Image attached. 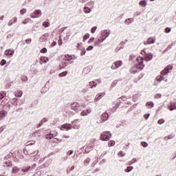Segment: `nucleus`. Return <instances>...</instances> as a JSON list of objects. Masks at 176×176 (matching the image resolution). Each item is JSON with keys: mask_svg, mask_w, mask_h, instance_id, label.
<instances>
[{"mask_svg": "<svg viewBox=\"0 0 176 176\" xmlns=\"http://www.w3.org/2000/svg\"><path fill=\"white\" fill-rule=\"evenodd\" d=\"M21 80H23V82H27V80H28V77H27L25 75H23L21 76Z\"/></svg>", "mask_w": 176, "mask_h": 176, "instance_id": "72a5a7b5", "label": "nucleus"}, {"mask_svg": "<svg viewBox=\"0 0 176 176\" xmlns=\"http://www.w3.org/2000/svg\"><path fill=\"white\" fill-rule=\"evenodd\" d=\"M50 25V23L47 21H44L43 23V26L45 27V28H47V27H49Z\"/></svg>", "mask_w": 176, "mask_h": 176, "instance_id": "7c9ffc66", "label": "nucleus"}, {"mask_svg": "<svg viewBox=\"0 0 176 176\" xmlns=\"http://www.w3.org/2000/svg\"><path fill=\"white\" fill-rule=\"evenodd\" d=\"M133 20V18H129L128 19H126L125 23L126 24H130Z\"/></svg>", "mask_w": 176, "mask_h": 176, "instance_id": "f704fd0d", "label": "nucleus"}, {"mask_svg": "<svg viewBox=\"0 0 176 176\" xmlns=\"http://www.w3.org/2000/svg\"><path fill=\"white\" fill-rule=\"evenodd\" d=\"M85 54H86V51H82L81 56H85Z\"/></svg>", "mask_w": 176, "mask_h": 176, "instance_id": "338daca9", "label": "nucleus"}, {"mask_svg": "<svg viewBox=\"0 0 176 176\" xmlns=\"http://www.w3.org/2000/svg\"><path fill=\"white\" fill-rule=\"evenodd\" d=\"M6 64V60L5 59H2L1 63H0V65L3 66Z\"/></svg>", "mask_w": 176, "mask_h": 176, "instance_id": "79ce46f5", "label": "nucleus"}, {"mask_svg": "<svg viewBox=\"0 0 176 176\" xmlns=\"http://www.w3.org/2000/svg\"><path fill=\"white\" fill-rule=\"evenodd\" d=\"M93 148H94V144L88 145L87 146V148H85V151H87V149H93Z\"/></svg>", "mask_w": 176, "mask_h": 176, "instance_id": "ea45409f", "label": "nucleus"}, {"mask_svg": "<svg viewBox=\"0 0 176 176\" xmlns=\"http://www.w3.org/2000/svg\"><path fill=\"white\" fill-rule=\"evenodd\" d=\"M61 58L65 60V61H71L74 57H72V55L69 54H65V55H62Z\"/></svg>", "mask_w": 176, "mask_h": 176, "instance_id": "9d476101", "label": "nucleus"}, {"mask_svg": "<svg viewBox=\"0 0 176 176\" xmlns=\"http://www.w3.org/2000/svg\"><path fill=\"white\" fill-rule=\"evenodd\" d=\"M171 138H174V135H169L168 136V140H171Z\"/></svg>", "mask_w": 176, "mask_h": 176, "instance_id": "bf43d9fd", "label": "nucleus"}, {"mask_svg": "<svg viewBox=\"0 0 176 176\" xmlns=\"http://www.w3.org/2000/svg\"><path fill=\"white\" fill-rule=\"evenodd\" d=\"M5 116H6L5 111H0V120H2V119H5Z\"/></svg>", "mask_w": 176, "mask_h": 176, "instance_id": "412c9836", "label": "nucleus"}, {"mask_svg": "<svg viewBox=\"0 0 176 176\" xmlns=\"http://www.w3.org/2000/svg\"><path fill=\"white\" fill-rule=\"evenodd\" d=\"M119 156H121V157H122V156H124V152L123 151H120L118 153Z\"/></svg>", "mask_w": 176, "mask_h": 176, "instance_id": "603ef678", "label": "nucleus"}, {"mask_svg": "<svg viewBox=\"0 0 176 176\" xmlns=\"http://www.w3.org/2000/svg\"><path fill=\"white\" fill-rule=\"evenodd\" d=\"M155 104L153 102H147L146 103V107H147L148 108H153Z\"/></svg>", "mask_w": 176, "mask_h": 176, "instance_id": "f3484780", "label": "nucleus"}, {"mask_svg": "<svg viewBox=\"0 0 176 176\" xmlns=\"http://www.w3.org/2000/svg\"><path fill=\"white\" fill-rule=\"evenodd\" d=\"M155 98H162V94H157L155 96Z\"/></svg>", "mask_w": 176, "mask_h": 176, "instance_id": "3c124183", "label": "nucleus"}, {"mask_svg": "<svg viewBox=\"0 0 176 176\" xmlns=\"http://www.w3.org/2000/svg\"><path fill=\"white\" fill-rule=\"evenodd\" d=\"M14 54V51L12 50H6L5 51V55L8 57H10L11 56H13Z\"/></svg>", "mask_w": 176, "mask_h": 176, "instance_id": "9b49d317", "label": "nucleus"}, {"mask_svg": "<svg viewBox=\"0 0 176 176\" xmlns=\"http://www.w3.org/2000/svg\"><path fill=\"white\" fill-rule=\"evenodd\" d=\"M58 45L59 46H61L63 45V38H61V36L59 37V39L58 41Z\"/></svg>", "mask_w": 176, "mask_h": 176, "instance_id": "e433bc0d", "label": "nucleus"}, {"mask_svg": "<svg viewBox=\"0 0 176 176\" xmlns=\"http://www.w3.org/2000/svg\"><path fill=\"white\" fill-rule=\"evenodd\" d=\"M165 32H166V34H168V32H171V28H166L165 29Z\"/></svg>", "mask_w": 176, "mask_h": 176, "instance_id": "8fccbe9b", "label": "nucleus"}, {"mask_svg": "<svg viewBox=\"0 0 176 176\" xmlns=\"http://www.w3.org/2000/svg\"><path fill=\"white\" fill-rule=\"evenodd\" d=\"M87 111H82L80 113L81 116H87V113H86Z\"/></svg>", "mask_w": 176, "mask_h": 176, "instance_id": "09e8293b", "label": "nucleus"}, {"mask_svg": "<svg viewBox=\"0 0 176 176\" xmlns=\"http://www.w3.org/2000/svg\"><path fill=\"white\" fill-rule=\"evenodd\" d=\"M139 5L142 8H145L146 6V2L145 1H140Z\"/></svg>", "mask_w": 176, "mask_h": 176, "instance_id": "a878e982", "label": "nucleus"}, {"mask_svg": "<svg viewBox=\"0 0 176 176\" xmlns=\"http://www.w3.org/2000/svg\"><path fill=\"white\" fill-rule=\"evenodd\" d=\"M94 47L92 45L88 46L87 50L89 52V50H93Z\"/></svg>", "mask_w": 176, "mask_h": 176, "instance_id": "864d4df0", "label": "nucleus"}, {"mask_svg": "<svg viewBox=\"0 0 176 176\" xmlns=\"http://www.w3.org/2000/svg\"><path fill=\"white\" fill-rule=\"evenodd\" d=\"M115 145V141L114 140H110L108 142V146H114Z\"/></svg>", "mask_w": 176, "mask_h": 176, "instance_id": "c756f323", "label": "nucleus"}, {"mask_svg": "<svg viewBox=\"0 0 176 176\" xmlns=\"http://www.w3.org/2000/svg\"><path fill=\"white\" fill-rule=\"evenodd\" d=\"M109 34H111V31L109 30H103L101 32V36L94 42L95 45H100V43H102L104 39H107L109 36Z\"/></svg>", "mask_w": 176, "mask_h": 176, "instance_id": "f03ea898", "label": "nucleus"}, {"mask_svg": "<svg viewBox=\"0 0 176 176\" xmlns=\"http://www.w3.org/2000/svg\"><path fill=\"white\" fill-rule=\"evenodd\" d=\"M118 85V80H116L112 82V86H116Z\"/></svg>", "mask_w": 176, "mask_h": 176, "instance_id": "6e6d98bb", "label": "nucleus"}, {"mask_svg": "<svg viewBox=\"0 0 176 176\" xmlns=\"http://www.w3.org/2000/svg\"><path fill=\"white\" fill-rule=\"evenodd\" d=\"M156 42V38L155 37H149L146 41H144V45H152Z\"/></svg>", "mask_w": 176, "mask_h": 176, "instance_id": "1a4fd4ad", "label": "nucleus"}, {"mask_svg": "<svg viewBox=\"0 0 176 176\" xmlns=\"http://www.w3.org/2000/svg\"><path fill=\"white\" fill-rule=\"evenodd\" d=\"M23 96V91H17L15 93V97H21Z\"/></svg>", "mask_w": 176, "mask_h": 176, "instance_id": "5701e85b", "label": "nucleus"}, {"mask_svg": "<svg viewBox=\"0 0 176 176\" xmlns=\"http://www.w3.org/2000/svg\"><path fill=\"white\" fill-rule=\"evenodd\" d=\"M4 97H6V93L4 91L0 92V100H2Z\"/></svg>", "mask_w": 176, "mask_h": 176, "instance_id": "c85d7f7f", "label": "nucleus"}, {"mask_svg": "<svg viewBox=\"0 0 176 176\" xmlns=\"http://www.w3.org/2000/svg\"><path fill=\"white\" fill-rule=\"evenodd\" d=\"M155 79L157 82H162V80H163V79H164V77H163V76H158L156 77Z\"/></svg>", "mask_w": 176, "mask_h": 176, "instance_id": "cd10ccee", "label": "nucleus"}, {"mask_svg": "<svg viewBox=\"0 0 176 176\" xmlns=\"http://www.w3.org/2000/svg\"><path fill=\"white\" fill-rule=\"evenodd\" d=\"M39 153V151L38 150H32V148H29L28 150V154L30 157H34V156H36Z\"/></svg>", "mask_w": 176, "mask_h": 176, "instance_id": "6e6552de", "label": "nucleus"}, {"mask_svg": "<svg viewBox=\"0 0 176 176\" xmlns=\"http://www.w3.org/2000/svg\"><path fill=\"white\" fill-rule=\"evenodd\" d=\"M91 42H94V37H91V38L88 41V43H91Z\"/></svg>", "mask_w": 176, "mask_h": 176, "instance_id": "5fc2aeb1", "label": "nucleus"}, {"mask_svg": "<svg viewBox=\"0 0 176 176\" xmlns=\"http://www.w3.org/2000/svg\"><path fill=\"white\" fill-rule=\"evenodd\" d=\"M131 170H133V166H129V167L126 168L125 171H126V173H130V171H131Z\"/></svg>", "mask_w": 176, "mask_h": 176, "instance_id": "a19ab883", "label": "nucleus"}, {"mask_svg": "<svg viewBox=\"0 0 176 176\" xmlns=\"http://www.w3.org/2000/svg\"><path fill=\"white\" fill-rule=\"evenodd\" d=\"M54 137V135L53 133H50L45 135L46 140H52Z\"/></svg>", "mask_w": 176, "mask_h": 176, "instance_id": "4be33fe9", "label": "nucleus"}, {"mask_svg": "<svg viewBox=\"0 0 176 176\" xmlns=\"http://www.w3.org/2000/svg\"><path fill=\"white\" fill-rule=\"evenodd\" d=\"M85 163L89 164L90 163V159H87L85 160Z\"/></svg>", "mask_w": 176, "mask_h": 176, "instance_id": "0e129e2a", "label": "nucleus"}, {"mask_svg": "<svg viewBox=\"0 0 176 176\" xmlns=\"http://www.w3.org/2000/svg\"><path fill=\"white\" fill-rule=\"evenodd\" d=\"M109 118V115L108 113H103L101 116V120L103 122H105V120H108V118Z\"/></svg>", "mask_w": 176, "mask_h": 176, "instance_id": "4468645a", "label": "nucleus"}, {"mask_svg": "<svg viewBox=\"0 0 176 176\" xmlns=\"http://www.w3.org/2000/svg\"><path fill=\"white\" fill-rule=\"evenodd\" d=\"M111 135L109 132H103L100 135V140L102 141H109Z\"/></svg>", "mask_w": 176, "mask_h": 176, "instance_id": "7ed1b4c3", "label": "nucleus"}, {"mask_svg": "<svg viewBox=\"0 0 176 176\" xmlns=\"http://www.w3.org/2000/svg\"><path fill=\"white\" fill-rule=\"evenodd\" d=\"M164 122H165L164 119L161 118L157 121V123H158V124H163V123H164Z\"/></svg>", "mask_w": 176, "mask_h": 176, "instance_id": "58836bf2", "label": "nucleus"}, {"mask_svg": "<svg viewBox=\"0 0 176 176\" xmlns=\"http://www.w3.org/2000/svg\"><path fill=\"white\" fill-rule=\"evenodd\" d=\"M122 64L123 62L122 60H118L112 64L111 68V69H117V68L122 67Z\"/></svg>", "mask_w": 176, "mask_h": 176, "instance_id": "0eeeda50", "label": "nucleus"}, {"mask_svg": "<svg viewBox=\"0 0 176 176\" xmlns=\"http://www.w3.org/2000/svg\"><path fill=\"white\" fill-rule=\"evenodd\" d=\"M86 112H87V113H91V110L87 109Z\"/></svg>", "mask_w": 176, "mask_h": 176, "instance_id": "774afa93", "label": "nucleus"}, {"mask_svg": "<svg viewBox=\"0 0 176 176\" xmlns=\"http://www.w3.org/2000/svg\"><path fill=\"white\" fill-rule=\"evenodd\" d=\"M96 30H97V27L95 26V27H93L91 30V34H94V32H96Z\"/></svg>", "mask_w": 176, "mask_h": 176, "instance_id": "49530a36", "label": "nucleus"}, {"mask_svg": "<svg viewBox=\"0 0 176 176\" xmlns=\"http://www.w3.org/2000/svg\"><path fill=\"white\" fill-rule=\"evenodd\" d=\"M30 21H31V19H30V18H26V19H25L22 21V23H23V24H27V23H29Z\"/></svg>", "mask_w": 176, "mask_h": 176, "instance_id": "473e14b6", "label": "nucleus"}, {"mask_svg": "<svg viewBox=\"0 0 176 176\" xmlns=\"http://www.w3.org/2000/svg\"><path fill=\"white\" fill-rule=\"evenodd\" d=\"M5 164L7 166V167H12V162L10 161L6 162Z\"/></svg>", "mask_w": 176, "mask_h": 176, "instance_id": "4c0bfd02", "label": "nucleus"}, {"mask_svg": "<svg viewBox=\"0 0 176 176\" xmlns=\"http://www.w3.org/2000/svg\"><path fill=\"white\" fill-rule=\"evenodd\" d=\"M25 42H26V43H30V42H31V38L26 39V40H25Z\"/></svg>", "mask_w": 176, "mask_h": 176, "instance_id": "e2e57ef3", "label": "nucleus"}, {"mask_svg": "<svg viewBox=\"0 0 176 176\" xmlns=\"http://www.w3.org/2000/svg\"><path fill=\"white\" fill-rule=\"evenodd\" d=\"M53 142L55 144H58V142H63V140L55 138L53 140Z\"/></svg>", "mask_w": 176, "mask_h": 176, "instance_id": "2f4dec72", "label": "nucleus"}, {"mask_svg": "<svg viewBox=\"0 0 176 176\" xmlns=\"http://www.w3.org/2000/svg\"><path fill=\"white\" fill-rule=\"evenodd\" d=\"M63 129H65L66 130H71V124H65L61 126L60 130H63Z\"/></svg>", "mask_w": 176, "mask_h": 176, "instance_id": "2eb2a0df", "label": "nucleus"}, {"mask_svg": "<svg viewBox=\"0 0 176 176\" xmlns=\"http://www.w3.org/2000/svg\"><path fill=\"white\" fill-rule=\"evenodd\" d=\"M173 69V65H168L165 67L164 69L161 72V75L166 76Z\"/></svg>", "mask_w": 176, "mask_h": 176, "instance_id": "39448f33", "label": "nucleus"}, {"mask_svg": "<svg viewBox=\"0 0 176 176\" xmlns=\"http://www.w3.org/2000/svg\"><path fill=\"white\" fill-rule=\"evenodd\" d=\"M17 21V17L14 16L12 20L10 21L8 23V25H12L13 23H16Z\"/></svg>", "mask_w": 176, "mask_h": 176, "instance_id": "aec40b11", "label": "nucleus"}, {"mask_svg": "<svg viewBox=\"0 0 176 176\" xmlns=\"http://www.w3.org/2000/svg\"><path fill=\"white\" fill-rule=\"evenodd\" d=\"M56 45H57V43L56 41H54L52 44H51V47H53L54 46H56Z\"/></svg>", "mask_w": 176, "mask_h": 176, "instance_id": "13d9d810", "label": "nucleus"}, {"mask_svg": "<svg viewBox=\"0 0 176 176\" xmlns=\"http://www.w3.org/2000/svg\"><path fill=\"white\" fill-rule=\"evenodd\" d=\"M168 109H169V111H174L176 109V103L171 102L170 105L168 106Z\"/></svg>", "mask_w": 176, "mask_h": 176, "instance_id": "ddd939ff", "label": "nucleus"}, {"mask_svg": "<svg viewBox=\"0 0 176 176\" xmlns=\"http://www.w3.org/2000/svg\"><path fill=\"white\" fill-rule=\"evenodd\" d=\"M89 86L91 87V89H93V87H96V86H97V82L92 81V82H89Z\"/></svg>", "mask_w": 176, "mask_h": 176, "instance_id": "b1692460", "label": "nucleus"}, {"mask_svg": "<svg viewBox=\"0 0 176 176\" xmlns=\"http://www.w3.org/2000/svg\"><path fill=\"white\" fill-rule=\"evenodd\" d=\"M151 116V114L148 113V114H145L144 116V119H146V120L148 119V118H149V116Z\"/></svg>", "mask_w": 176, "mask_h": 176, "instance_id": "4d7b16f0", "label": "nucleus"}, {"mask_svg": "<svg viewBox=\"0 0 176 176\" xmlns=\"http://www.w3.org/2000/svg\"><path fill=\"white\" fill-rule=\"evenodd\" d=\"M141 144L143 148H146V146H148V143L145 142H142Z\"/></svg>", "mask_w": 176, "mask_h": 176, "instance_id": "a18cd8bd", "label": "nucleus"}, {"mask_svg": "<svg viewBox=\"0 0 176 176\" xmlns=\"http://www.w3.org/2000/svg\"><path fill=\"white\" fill-rule=\"evenodd\" d=\"M72 109L75 111V112H80V111H82V107L80 104H79V103L75 102L72 104Z\"/></svg>", "mask_w": 176, "mask_h": 176, "instance_id": "20e7f679", "label": "nucleus"}, {"mask_svg": "<svg viewBox=\"0 0 176 176\" xmlns=\"http://www.w3.org/2000/svg\"><path fill=\"white\" fill-rule=\"evenodd\" d=\"M89 38H90V34L89 33L85 34V36H83L82 42H86V41H87V39H89Z\"/></svg>", "mask_w": 176, "mask_h": 176, "instance_id": "6ab92c4d", "label": "nucleus"}, {"mask_svg": "<svg viewBox=\"0 0 176 176\" xmlns=\"http://www.w3.org/2000/svg\"><path fill=\"white\" fill-rule=\"evenodd\" d=\"M72 153H74V151H72L71 150L67 152V155H69V156H71V155H72Z\"/></svg>", "mask_w": 176, "mask_h": 176, "instance_id": "052dcab7", "label": "nucleus"}, {"mask_svg": "<svg viewBox=\"0 0 176 176\" xmlns=\"http://www.w3.org/2000/svg\"><path fill=\"white\" fill-rule=\"evenodd\" d=\"M75 168V166H73L70 168L69 170H67V173H69V171H72Z\"/></svg>", "mask_w": 176, "mask_h": 176, "instance_id": "680f3d73", "label": "nucleus"}, {"mask_svg": "<svg viewBox=\"0 0 176 176\" xmlns=\"http://www.w3.org/2000/svg\"><path fill=\"white\" fill-rule=\"evenodd\" d=\"M47 61H49V58L45 57V56H41L40 58V64H45L46 63H47Z\"/></svg>", "mask_w": 176, "mask_h": 176, "instance_id": "f8f14e48", "label": "nucleus"}, {"mask_svg": "<svg viewBox=\"0 0 176 176\" xmlns=\"http://www.w3.org/2000/svg\"><path fill=\"white\" fill-rule=\"evenodd\" d=\"M84 12H85V13H90V12H91V9H90V8H89V7H87V6H85V8H84Z\"/></svg>", "mask_w": 176, "mask_h": 176, "instance_id": "bb28decb", "label": "nucleus"}, {"mask_svg": "<svg viewBox=\"0 0 176 176\" xmlns=\"http://www.w3.org/2000/svg\"><path fill=\"white\" fill-rule=\"evenodd\" d=\"M68 74V72L65 71V72H63L62 73H60L58 74V76L60 78H63V76H67V74Z\"/></svg>", "mask_w": 176, "mask_h": 176, "instance_id": "393cba45", "label": "nucleus"}, {"mask_svg": "<svg viewBox=\"0 0 176 176\" xmlns=\"http://www.w3.org/2000/svg\"><path fill=\"white\" fill-rule=\"evenodd\" d=\"M153 58V55L151 53L145 54L144 57L142 58L141 56H138L136 58L137 63L135 64L136 68L142 71V69L145 67V65L144 64V60L145 61H151Z\"/></svg>", "mask_w": 176, "mask_h": 176, "instance_id": "f257e3e1", "label": "nucleus"}, {"mask_svg": "<svg viewBox=\"0 0 176 176\" xmlns=\"http://www.w3.org/2000/svg\"><path fill=\"white\" fill-rule=\"evenodd\" d=\"M43 124V120H41V121L40 122V123L38 124V127H41Z\"/></svg>", "mask_w": 176, "mask_h": 176, "instance_id": "69168bd1", "label": "nucleus"}, {"mask_svg": "<svg viewBox=\"0 0 176 176\" xmlns=\"http://www.w3.org/2000/svg\"><path fill=\"white\" fill-rule=\"evenodd\" d=\"M19 171H20V168H19L17 166H14L12 168V173L13 174H17V173H19Z\"/></svg>", "mask_w": 176, "mask_h": 176, "instance_id": "a211bd4d", "label": "nucleus"}, {"mask_svg": "<svg viewBox=\"0 0 176 176\" xmlns=\"http://www.w3.org/2000/svg\"><path fill=\"white\" fill-rule=\"evenodd\" d=\"M40 52H41V53H43V54L47 53V49H46V48L44 47V48H43V49L41 50Z\"/></svg>", "mask_w": 176, "mask_h": 176, "instance_id": "37998d69", "label": "nucleus"}, {"mask_svg": "<svg viewBox=\"0 0 176 176\" xmlns=\"http://www.w3.org/2000/svg\"><path fill=\"white\" fill-rule=\"evenodd\" d=\"M41 16H42V12L40 10H36L30 14L32 19H37L38 17H41Z\"/></svg>", "mask_w": 176, "mask_h": 176, "instance_id": "423d86ee", "label": "nucleus"}, {"mask_svg": "<svg viewBox=\"0 0 176 176\" xmlns=\"http://www.w3.org/2000/svg\"><path fill=\"white\" fill-rule=\"evenodd\" d=\"M102 96H105V93L99 94L97 98H96V100H100V98H101V97H102Z\"/></svg>", "mask_w": 176, "mask_h": 176, "instance_id": "c03bdc74", "label": "nucleus"}, {"mask_svg": "<svg viewBox=\"0 0 176 176\" xmlns=\"http://www.w3.org/2000/svg\"><path fill=\"white\" fill-rule=\"evenodd\" d=\"M27 12V10L25 8H23L21 10L20 13L21 14H24Z\"/></svg>", "mask_w": 176, "mask_h": 176, "instance_id": "de8ad7c7", "label": "nucleus"}, {"mask_svg": "<svg viewBox=\"0 0 176 176\" xmlns=\"http://www.w3.org/2000/svg\"><path fill=\"white\" fill-rule=\"evenodd\" d=\"M78 122H79V120H76L73 121L72 124H73L74 129H79V126H80V124H78Z\"/></svg>", "mask_w": 176, "mask_h": 176, "instance_id": "dca6fc26", "label": "nucleus"}, {"mask_svg": "<svg viewBox=\"0 0 176 176\" xmlns=\"http://www.w3.org/2000/svg\"><path fill=\"white\" fill-rule=\"evenodd\" d=\"M31 145H35V141L32 140V141L28 142V145H27V146H31Z\"/></svg>", "mask_w": 176, "mask_h": 176, "instance_id": "c9c22d12", "label": "nucleus"}]
</instances>
